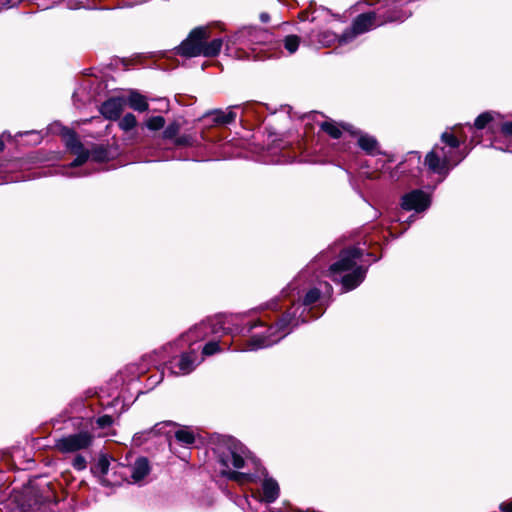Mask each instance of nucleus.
<instances>
[{"label": "nucleus", "instance_id": "18", "mask_svg": "<svg viewBox=\"0 0 512 512\" xmlns=\"http://www.w3.org/2000/svg\"><path fill=\"white\" fill-rule=\"evenodd\" d=\"M223 46V41L220 38L213 39L211 42L207 43V40L204 41V46L202 47L201 55L204 57H214L217 56Z\"/></svg>", "mask_w": 512, "mask_h": 512}, {"label": "nucleus", "instance_id": "15", "mask_svg": "<svg viewBox=\"0 0 512 512\" xmlns=\"http://www.w3.org/2000/svg\"><path fill=\"white\" fill-rule=\"evenodd\" d=\"M260 32L255 29H243L237 32L232 38L231 43L233 45H249L255 42L257 34Z\"/></svg>", "mask_w": 512, "mask_h": 512}, {"label": "nucleus", "instance_id": "27", "mask_svg": "<svg viewBox=\"0 0 512 512\" xmlns=\"http://www.w3.org/2000/svg\"><path fill=\"white\" fill-rule=\"evenodd\" d=\"M492 120V115L489 112H484L480 114L474 123V126L477 129H483L490 121Z\"/></svg>", "mask_w": 512, "mask_h": 512}, {"label": "nucleus", "instance_id": "36", "mask_svg": "<svg viewBox=\"0 0 512 512\" xmlns=\"http://www.w3.org/2000/svg\"><path fill=\"white\" fill-rule=\"evenodd\" d=\"M275 306H276V302L275 301H273V302H271L269 304V308H271V309H275Z\"/></svg>", "mask_w": 512, "mask_h": 512}, {"label": "nucleus", "instance_id": "2", "mask_svg": "<svg viewBox=\"0 0 512 512\" xmlns=\"http://www.w3.org/2000/svg\"><path fill=\"white\" fill-rule=\"evenodd\" d=\"M296 290L297 301L293 297L291 308L288 309L285 314H283L278 322L275 325L270 326L267 329L265 335H253L242 347L238 348L237 350L256 351L258 349L269 347L289 334L294 327L298 326L300 323L308 321V317L305 313L310 312V307L319 300L321 289L317 287L310 288L305 293L302 303H298L301 298L302 291L298 288L296 282L289 284L282 293L285 296H289Z\"/></svg>", "mask_w": 512, "mask_h": 512}, {"label": "nucleus", "instance_id": "24", "mask_svg": "<svg viewBox=\"0 0 512 512\" xmlns=\"http://www.w3.org/2000/svg\"><path fill=\"white\" fill-rule=\"evenodd\" d=\"M137 124L136 117L132 113H127L119 122V126L124 131L133 129Z\"/></svg>", "mask_w": 512, "mask_h": 512}, {"label": "nucleus", "instance_id": "31", "mask_svg": "<svg viewBox=\"0 0 512 512\" xmlns=\"http://www.w3.org/2000/svg\"><path fill=\"white\" fill-rule=\"evenodd\" d=\"M175 144L180 146L190 145L191 137L189 136H180L175 138Z\"/></svg>", "mask_w": 512, "mask_h": 512}, {"label": "nucleus", "instance_id": "1", "mask_svg": "<svg viewBox=\"0 0 512 512\" xmlns=\"http://www.w3.org/2000/svg\"><path fill=\"white\" fill-rule=\"evenodd\" d=\"M218 459L224 469L222 475L240 485L262 481L260 501L273 503L279 497L280 488L275 479L268 476L265 468L239 441L229 438L218 449Z\"/></svg>", "mask_w": 512, "mask_h": 512}, {"label": "nucleus", "instance_id": "23", "mask_svg": "<svg viewBox=\"0 0 512 512\" xmlns=\"http://www.w3.org/2000/svg\"><path fill=\"white\" fill-rule=\"evenodd\" d=\"M300 39L296 35H289L284 39V47L289 54H293L299 47Z\"/></svg>", "mask_w": 512, "mask_h": 512}, {"label": "nucleus", "instance_id": "32", "mask_svg": "<svg viewBox=\"0 0 512 512\" xmlns=\"http://www.w3.org/2000/svg\"><path fill=\"white\" fill-rule=\"evenodd\" d=\"M502 132L505 135H512V122H506L502 125Z\"/></svg>", "mask_w": 512, "mask_h": 512}, {"label": "nucleus", "instance_id": "7", "mask_svg": "<svg viewBox=\"0 0 512 512\" xmlns=\"http://www.w3.org/2000/svg\"><path fill=\"white\" fill-rule=\"evenodd\" d=\"M91 442L92 436L82 431L57 439L55 448L62 453H72L89 447Z\"/></svg>", "mask_w": 512, "mask_h": 512}, {"label": "nucleus", "instance_id": "37", "mask_svg": "<svg viewBox=\"0 0 512 512\" xmlns=\"http://www.w3.org/2000/svg\"><path fill=\"white\" fill-rule=\"evenodd\" d=\"M4 149V143L3 141L0 139V151H2Z\"/></svg>", "mask_w": 512, "mask_h": 512}, {"label": "nucleus", "instance_id": "38", "mask_svg": "<svg viewBox=\"0 0 512 512\" xmlns=\"http://www.w3.org/2000/svg\"><path fill=\"white\" fill-rule=\"evenodd\" d=\"M257 325H258V323H254V324L250 325V327L248 328V331L252 330Z\"/></svg>", "mask_w": 512, "mask_h": 512}, {"label": "nucleus", "instance_id": "17", "mask_svg": "<svg viewBox=\"0 0 512 512\" xmlns=\"http://www.w3.org/2000/svg\"><path fill=\"white\" fill-rule=\"evenodd\" d=\"M358 145L368 154H376L378 153V142L377 140L368 134H359L358 137Z\"/></svg>", "mask_w": 512, "mask_h": 512}, {"label": "nucleus", "instance_id": "19", "mask_svg": "<svg viewBox=\"0 0 512 512\" xmlns=\"http://www.w3.org/2000/svg\"><path fill=\"white\" fill-rule=\"evenodd\" d=\"M237 106L229 107L227 110L222 111H216L215 112V121L220 124H229L233 122L236 118V113L233 111V108H236Z\"/></svg>", "mask_w": 512, "mask_h": 512}, {"label": "nucleus", "instance_id": "26", "mask_svg": "<svg viewBox=\"0 0 512 512\" xmlns=\"http://www.w3.org/2000/svg\"><path fill=\"white\" fill-rule=\"evenodd\" d=\"M180 131V125L176 122L169 124L163 131V137L165 139H173L177 136Z\"/></svg>", "mask_w": 512, "mask_h": 512}, {"label": "nucleus", "instance_id": "22", "mask_svg": "<svg viewBox=\"0 0 512 512\" xmlns=\"http://www.w3.org/2000/svg\"><path fill=\"white\" fill-rule=\"evenodd\" d=\"M321 129L334 139H338L342 132L341 129L334 122L325 121L321 124Z\"/></svg>", "mask_w": 512, "mask_h": 512}, {"label": "nucleus", "instance_id": "10", "mask_svg": "<svg viewBox=\"0 0 512 512\" xmlns=\"http://www.w3.org/2000/svg\"><path fill=\"white\" fill-rule=\"evenodd\" d=\"M126 106V98L123 96L112 97L106 100L100 108L101 114L110 120H116L120 117Z\"/></svg>", "mask_w": 512, "mask_h": 512}, {"label": "nucleus", "instance_id": "34", "mask_svg": "<svg viewBox=\"0 0 512 512\" xmlns=\"http://www.w3.org/2000/svg\"><path fill=\"white\" fill-rule=\"evenodd\" d=\"M319 285H320V287H322V285H323L325 287V289H326V292L330 293L332 288H331V286L327 282H323V283L320 282Z\"/></svg>", "mask_w": 512, "mask_h": 512}, {"label": "nucleus", "instance_id": "5", "mask_svg": "<svg viewBox=\"0 0 512 512\" xmlns=\"http://www.w3.org/2000/svg\"><path fill=\"white\" fill-rule=\"evenodd\" d=\"M210 37L207 27H196L188 37L179 45L177 53L185 57L200 56L204 41Z\"/></svg>", "mask_w": 512, "mask_h": 512}, {"label": "nucleus", "instance_id": "21", "mask_svg": "<svg viewBox=\"0 0 512 512\" xmlns=\"http://www.w3.org/2000/svg\"><path fill=\"white\" fill-rule=\"evenodd\" d=\"M175 438L183 445H192L195 441L194 433L187 428L178 429L175 432Z\"/></svg>", "mask_w": 512, "mask_h": 512}, {"label": "nucleus", "instance_id": "12", "mask_svg": "<svg viewBox=\"0 0 512 512\" xmlns=\"http://www.w3.org/2000/svg\"><path fill=\"white\" fill-rule=\"evenodd\" d=\"M196 359L195 353H183L173 366V372L178 375L189 374L197 366Z\"/></svg>", "mask_w": 512, "mask_h": 512}, {"label": "nucleus", "instance_id": "30", "mask_svg": "<svg viewBox=\"0 0 512 512\" xmlns=\"http://www.w3.org/2000/svg\"><path fill=\"white\" fill-rule=\"evenodd\" d=\"M113 419L109 415H104L98 418L97 423L101 428L108 427L112 424Z\"/></svg>", "mask_w": 512, "mask_h": 512}, {"label": "nucleus", "instance_id": "13", "mask_svg": "<svg viewBox=\"0 0 512 512\" xmlns=\"http://www.w3.org/2000/svg\"><path fill=\"white\" fill-rule=\"evenodd\" d=\"M220 324V322L213 321L202 322L196 325L193 329L189 330V332L184 337L187 338V341H196L199 338L206 336L208 330L212 333H217L218 328H216V326Z\"/></svg>", "mask_w": 512, "mask_h": 512}, {"label": "nucleus", "instance_id": "16", "mask_svg": "<svg viewBox=\"0 0 512 512\" xmlns=\"http://www.w3.org/2000/svg\"><path fill=\"white\" fill-rule=\"evenodd\" d=\"M150 472L149 462L146 458H139L131 469V478L134 482L143 480Z\"/></svg>", "mask_w": 512, "mask_h": 512}, {"label": "nucleus", "instance_id": "20", "mask_svg": "<svg viewBox=\"0 0 512 512\" xmlns=\"http://www.w3.org/2000/svg\"><path fill=\"white\" fill-rule=\"evenodd\" d=\"M229 347L230 345L225 342L220 344L218 341H210L204 345L202 353L204 356H211L217 352L229 349Z\"/></svg>", "mask_w": 512, "mask_h": 512}, {"label": "nucleus", "instance_id": "6", "mask_svg": "<svg viewBox=\"0 0 512 512\" xmlns=\"http://www.w3.org/2000/svg\"><path fill=\"white\" fill-rule=\"evenodd\" d=\"M382 24L381 21H377L376 14L374 12L364 13L359 15L353 22L351 29L345 31L339 38L340 44H346L352 41L356 36L363 34L377 26Z\"/></svg>", "mask_w": 512, "mask_h": 512}, {"label": "nucleus", "instance_id": "14", "mask_svg": "<svg viewBox=\"0 0 512 512\" xmlns=\"http://www.w3.org/2000/svg\"><path fill=\"white\" fill-rule=\"evenodd\" d=\"M126 105L137 112H145L149 108L147 98L136 90H131L126 98Z\"/></svg>", "mask_w": 512, "mask_h": 512}, {"label": "nucleus", "instance_id": "33", "mask_svg": "<svg viewBox=\"0 0 512 512\" xmlns=\"http://www.w3.org/2000/svg\"><path fill=\"white\" fill-rule=\"evenodd\" d=\"M502 512H512V501L500 505Z\"/></svg>", "mask_w": 512, "mask_h": 512}, {"label": "nucleus", "instance_id": "11", "mask_svg": "<svg viewBox=\"0 0 512 512\" xmlns=\"http://www.w3.org/2000/svg\"><path fill=\"white\" fill-rule=\"evenodd\" d=\"M175 426L176 424L172 421L156 423L151 429L136 433L133 437V441L137 445H141L144 441L152 438L153 436L158 434H168L169 431H167L166 428Z\"/></svg>", "mask_w": 512, "mask_h": 512}, {"label": "nucleus", "instance_id": "8", "mask_svg": "<svg viewBox=\"0 0 512 512\" xmlns=\"http://www.w3.org/2000/svg\"><path fill=\"white\" fill-rule=\"evenodd\" d=\"M431 200L422 190H413L402 196L401 207L407 211L423 212L430 206Z\"/></svg>", "mask_w": 512, "mask_h": 512}, {"label": "nucleus", "instance_id": "35", "mask_svg": "<svg viewBox=\"0 0 512 512\" xmlns=\"http://www.w3.org/2000/svg\"><path fill=\"white\" fill-rule=\"evenodd\" d=\"M100 464L102 466V472L106 473L108 463L106 461H101Z\"/></svg>", "mask_w": 512, "mask_h": 512}, {"label": "nucleus", "instance_id": "4", "mask_svg": "<svg viewBox=\"0 0 512 512\" xmlns=\"http://www.w3.org/2000/svg\"><path fill=\"white\" fill-rule=\"evenodd\" d=\"M441 141L445 146L435 145L426 155L425 164L432 172L446 175L465 155L459 152L460 139L456 132L445 131L441 135Z\"/></svg>", "mask_w": 512, "mask_h": 512}, {"label": "nucleus", "instance_id": "25", "mask_svg": "<svg viewBox=\"0 0 512 512\" xmlns=\"http://www.w3.org/2000/svg\"><path fill=\"white\" fill-rule=\"evenodd\" d=\"M165 125V119L162 116H153L146 121V127L150 130H159Z\"/></svg>", "mask_w": 512, "mask_h": 512}, {"label": "nucleus", "instance_id": "9", "mask_svg": "<svg viewBox=\"0 0 512 512\" xmlns=\"http://www.w3.org/2000/svg\"><path fill=\"white\" fill-rule=\"evenodd\" d=\"M66 147L76 156V159L70 164L71 167H77L84 164L89 158V151L78 140L74 132L68 131L64 135Z\"/></svg>", "mask_w": 512, "mask_h": 512}, {"label": "nucleus", "instance_id": "29", "mask_svg": "<svg viewBox=\"0 0 512 512\" xmlns=\"http://www.w3.org/2000/svg\"><path fill=\"white\" fill-rule=\"evenodd\" d=\"M86 464V459L81 455L75 456L72 461V466L79 471L84 470L86 468Z\"/></svg>", "mask_w": 512, "mask_h": 512}, {"label": "nucleus", "instance_id": "28", "mask_svg": "<svg viewBox=\"0 0 512 512\" xmlns=\"http://www.w3.org/2000/svg\"><path fill=\"white\" fill-rule=\"evenodd\" d=\"M337 39V35L331 32H322L319 35V43H321L324 46H329L331 43H333Z\"/></svg>", "mask_w": 512, "mask_h": 512}, {"label": "nucleus", "instance_id": "3", "mask_svg": "<svg viewBox=\"0 0 512 512\" xmlns=\"http://www.w3.org/2000/svg\"><path fill=\"white\" fill-rule=\"evenodd\" d=\"M362 251L353 247L341 251L339 259L326 271V276L340 282L344 292L358 287L365 279L367 268L361 264Z\"/></svg>", "mask_w": 512, "mask_h": 512}]
</instances>
